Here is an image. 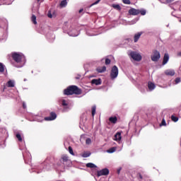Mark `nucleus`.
Returning a JSON list of instances; mask_svg holds the SVG:
<instances>
[{
	"label": "nucleus",
	"mask_w": 181,
	"mask_h": 181,
	"mask_svg": "<svg viewBox=\"0 0 181 181\" xmlns=\"http://www.w3.org/2000/svg\"><path fill=\"white\" fill-rule=\"evenodd\" d=\"M115 151H117V149L115 148V147L111 148L109 150L107 151V153H114V152H115Z\"/></svg>",
	"instance_id": "nucleus-33"
},
{
	"label": "nucleus",
	"mask_w": 181,
	"mask_h": 181,
	"mask_svg": "<svg viewBox=\"0 0 181 181\" xmlns=\"http://www.w3.org/2000/svg\"><path fill=\"white\" fill-rule=\"evenodd\" d=\"M5 71V65L4 64L0 63V73H4Z\"/></svg>",
	"instance_id": "nucleus-29"
},
{
	"label": "nucleus",
	"mask_w": 181,
	"mask_h": 181,
	"mask_svg": "<svg viewBox=\"0 0 181 181\" xmlns=\"http://www.w3.org/2000/svg\"><path fill=\"white\" fill-rule=\"evenodd\" d=\"M31 21L34 23V25H36L37 23V21H36V16L33 15L31 17Z\"/></svg>",
	"instance_id": "nucleus-32"
},
{
	"label": "nucleus",
	"mask_w": 181,
	"mask_h": 181,
	"mask_svg": "<svg viewBox=\"0 0 181 181\" xmlns=\"http://www.w3.org/2000/svg\"><path fill=\"white\" fill-rule=\"evenodd\" d=\"M142 33H143L142 32H139L134 35V43H136V42L139 40V38L141 37V36H142Z\"/></svg>",
	"instance_id": "nucleus-13"
},
{
	"label": "nucleus",
	"mask_w": 181,
	"mask_h": 181,
	"mask_svg": "<svg viewBox=\"0 0 181 181\" xmlns=\"http://www.w3.org/2000/svg\"><path fill=\"white\" fill-rule=\"evenodd\" d=\"M6 87H8L9 88H12L15 87V81L13 80H9L6 84Z\"/></svg>",
	"instance_id": "nucleus-17"
},
{
	"label": "nucleus",
	"mask_w": 181,
	"mask_h": 181,
	"mask_svg": "<svg viewBox=\"0 0 181 181\" xmlns=\"http://www.w3.org/2000/svg\"><path fill=\"white\" fill-rule=\"evenodd\" d=\"M139 21V18H134L132 21L131 25H134V23H136Z\"/></svg>",
	"instance_id": "nucleus-38"
},
{
	"label": "nucleus",
	"mask_w": 181,
	"mask_h": 181,
	"mask_svg": "<svg viewBox=\"0 0 181 181\" xmlns=\"http://www.w3.org/2000/svg\"><path fill=\"white\" fill-rule=\"evenodd\" d=\"M180 22H181V20L180 21Z\"/></svg>",
	"instance_id": "nucleus-60"
},
{
	"label": "nucleus",
	"mask_w": 181,
	"mask_h": 181,
	"mask_svg": "<svg viewBox=\"0 0 181 181\" xmlns=\"http://www.w3.org/2000/svg\"><path fill=\"white\" fill-rule=\"evenodd\" d=\"M139 13H141V15H142V16H145V15H146V10H145V9L139 10Z\"/></svg>",
	"instance_id": "nucleus-36"
},
{
	"label": "nucleus",
	"mask_w": 181,
	"mask_h": 181,
	"mask_svg": "<svg viewBox=\"0 0 181 181\" xmlns=\"http://www.w3.org/2000/svg\"><path fill=\"white\" fill-rule=\"evenodd\" d=\"M90 156H91V153H90V152H84V153L81 155L82 158H88V157H90Z\"/></svg>",
	"instance_id": "nucleus-26"
},
{
	"label": "nucleus",
	"mask_w": 181,
	"mask_h": 181,
	"mask_svg": "<svg viewBox=\"0 0 181 181\" xmlns=\"http://www.w3.org/2000/svg\"><path fill=\"white\" fill-rule=\"evenodd\" d=\"M118 173H119V170L117 171Z\"/></svg>",
	"instance_id": "nucleus-58"
},
{
	"label": "nucleus",
	"mask_w": 181,
	"mask_h": 181,
	"mask_svg": "<svg viewBox=\"0 0 181 181\" xmlns=\"http://www.w3.org/2000/svg\"><path fill=\"white\" fill-rule=\"evenodd\" d=\"M34 121H37V122H42L43 121V117L42 116H35Z\"/></svg>",
	"instance_id": "nucleus-24"
},
{
	"label": "nucleus",
	"mask_w": 181,
	"mask_h": 181,
	"mask_svg": "<svg viewBox=\"0 0 181 181\" xmlns=\"http://www.w3.org/2000/svg\"><path fill=\"white\" fill-rule=\"evenodd\" d=\"M109 121L112 123V124H117V121H118V119L117 118V117H110L109 118Z\"/></svg>",
	"instance_id": "nucleus-22"
},
{
	"label": "nucleus",
	"mask_w": 181,
	"mask_h": 181,
	"mask_svg": "<svg viewBox=\"0 0 181 181\" xmlns=\"http://www.w3.org/2000/svg\"><path fill=\"white\" fill-rule=\"evenodd\" d=\"M50 170V165L47 164L45 167L43 168V170Z\"/></svg>",
	"instance_id": "nucleus-40"
},
{
	"label": "nucleus",
	"mask_w": 181,
	"mask_h": 181,
	"mask_svg": "<svg viewBox=\"0 0 181 181\" xmlns=\"http://www.w3.org/2000/svg\"><path fill=\"white\" fill-rule=\"evenodd\" d=\"M6 85L4 86L3 91H5V90H6Z\"/></svg>",
	"instance_id": "nucleus-50"
},
{
	"label": "nucleus",
	"mask_w": 181,
	"mask_h": 181,
	"mask_svg": "<svg viewBox=\"0 0 181 181\" xmlns=\"http://www.w3.org/2000/svg\"><path fill=\"white\" fill-rule=\"evenodd\" d=\"M64 94L65 95H73V94L80 95L81 94V90L76 86H69L66 89H64Z\"/></svg>",
	"instance_id": "nucleus-2"
},
{
	"label": "nucleus",
	"mask_w": 181,
	"mask_h": 181,
	"mask_svg": "<svg viewBox=\"0 0 181 181\" xmlns=\"http://www.w3.org/2000/svg\"><path fill=\"white\" fill-rule=\"evenodd\" d=\"M8 25V21L6 19L0 18V28H4Z\"/></svg>",
	"instance_id": "nucleus-19"
},
{
	"label": "nucleus",
	"mask_w": 181,
	"mask_h": 181,
	"mask_svg": "<svg viewBox=\"0 0 181 181\" xmlns=\"http://www.w3.org/2000/svg\"><path fill=\"white\" fill-rule=\"evenodd\" d=\"M23 156L24 160H25V163H26V160H28V158H26V156L25 155L24 153H23Z\"/></svg>",
	"instance_id": "nucleus-46"
},
{
	"label": "nucleus",
	"mask_w": 181,
	"mask_h": 181,
	"mask_svg": "<svg viewBox=\"0 0 181 181\" xmlns=\"http://www.w3.org/2000/svg\"><path fill=\"white\" fill-rule=\"evenodd\" d=\"M168 62H169V54L165 53L163 57V66H165V64H167Z\"/></svg>",
	"instance_id": "nucleus-16"
},
{
	"label": "nucleus",
	"mask_w": 181,
	"mask_h": 181,
	"mask_svg": "<svg viewBox=\"0 0 181 181\" xmlns=\"http://www.w3.org/2000/svg\"><path fill=\"white\" fill-rule=\"evenodd\" d=\"M69 100H66V99L59 100V104L60 105H62V107H63L64 112H66V111H69Z\"/></svg>",
	"instance_id": "nucleus-6"
},
{
	"label": "nucleus",
	"mask_w": 181,
	"mask_h": 181,
	"mask_svg": "<svg viewBox=\"0 0 181 181\" xmlns=\"http://www.w3.org/2000/svg\"><path fill=\"white\" fill-rule=\"evenodd\" d=\"M100 1H101V0H98V1H95L92 5H97V4H98L100 2Z\"/></svg>",
	"instance_id": "nucleus-47"
},
{
	"label": "nucleus",
	"mask_w": 181,
	"mask_h": 181,
	"mask_svg": "<svg viewBox=\"0 0 181 181\" xmlns=\"http://www.w3.org/2000/svg\"><path fill=\"white\" fill-rule=\"evenodd\" d=\"M8 138V132L5 128L0 129V144L4 143Z\"/></svg>",
	"instance_id": "nucleus-4"
},
{
	"label": "nucleus",
	"mask_w": 181,
	"mask_h": 181,
	"mask_svg": "<svg viewBox=\"0 0 181 181\" xmlns=\"http://www.w3.org/2000/svg\"><path fill=\"white\" fill-rule=\"evenodd\" d=\"M96 110H97V107L95 105H93L92 107V117H94L95 115Z\"/></svg>",
	"instance_id": "nucleus-30"
},
{
	"label": "nucleus",
	"mask_w": 181,
	"mask_h": 181,
	"mask_svg": "<svg viewBox=\"0 0 181 181\" xmlns=\"http://www.w3.org/2000/svg\"><path fill=\"white\" fill-rule=\"evenodd\" d=\"M152 62H158L160 59V52L158 50L153 51V54L151 56Z\"/></svg>",
	"instance_id": "nucleus-9"
},
{
	"label": "nucleus",
	"mask_w": 181,
	"mask_h": 181,
	"mask_svg": "<svg viewBox=\"0 0 181 181\" xmlns=\"http://www.w3.org/2000/svg\"><path fill=\"white\" fill-rule=\"evenodd\" d=\"M171 119H172V121H173V122H177V121H179V117H177L175 115H172Z\"/></svg>",
	"instance_id": "nucleus-31"
},
{
	"label": "nucleus",
	"mask_w": 181,
	"mask_h": 181,
	"mask_svg": "<svg viewBox=\"0 0 181 181\" xmlns=\"http://www.w3.org/2000/svg\"><path fill=\"white\" fill-rule=\"evenodd\" d=\"M6 37H8V36L5 35L4 38H0V42H2V40H6Z\"/></svg>",
	"instance_id": "nucleus-45"
},
{
	"label": "nucleus",
	"mask_w": 181,
	"mask_h": 181,
	"mask_svg": "<svg viewBox=\"0 0 181 181\" xmlns=\"http://www.w3.org/2000/svg\"><path fill=\"white\" fill-rule=\"evenodd\" d=\"M67 33L69 36H72L74 37H76V36H78V35H80L78 30L74 28V27L73 26L69 28V29L67 31Z\"/></svg>",
	"instance_id": "nucleus-5"
},
{
	"label": "nucleus",
	"mask_w": 181,
	"mask_h": 181,
	"mask_svg": "<svg viewBox=\"0 0 181 181\" xmlns=\"http://www.w3.org/2000/svg\"><path fill=\"white\" fill-rule=\"evenodd\" d=\"M109 173L110 170L107 168H104L98 171V177H100V176H107V175H109Z\"/></svg>",
	"instance_id": "nucleus-10"
},
{
	"label": "nucleus",
	"mask_w": 181,
	"mask_h": 181,
	"mask_svg": "<svg viewBox=\"0 0 181 181\" xmlns=\"http://www.w3.org/2000/svg\"><path fill=\"white\" fill-rule=\"evenodd\" d=\"M102 83L101 78L93 79L91 81V84H95V86H100Z\"/></svg>",
	"instance_id": "nucleus-18"
},
{
	"label": "nucleus",
	"mask_w": 181,
	"mask_h": 181,
	"mask_svg": "<svg viewBox=\"0 0 181 181\" xmlns=\"http://www.w3.org/2000/svg\"><path fill=\"white\" fill-rule=\"evenodd\" d=\"M61 162H62L64 166H71V160L69 159L67 155H63L62 156Z\"/></svg>",
	"instance_id": "nucleus-8"
},
{
	"label": "nucleus",
	"mask_w": 181,
	"mask_h": 181,
	"mask_svg": "<svg viewBox=\"0 0 181 181\" xmlns=\"http://www.w3.org/2000/svg\"><path fill=\"white\" fill-rule=\"evenodd\" d=\"M20 149H23V148H22L21 146H20Z\"/></svg>",
	"instance_id": "nucleus-54"
},
{
	"label": "nucleus",
	"mask_w": 181,
	"mask_h": 181,
	"mask_svg": "<svg viewBox=\"0 0 181 181\" xmlns=\"http://www.w3.org/2000/svg\"><path fill=\"white\" fill-rule=\"evenodd\" d=\"M118 77V67L117 66H113L110 72V78L115 80Z\"/></svg>",
	"instance_id": "nucleus-7"
},
{
	"label": "nucleus",
	"mask_w": 181,
	"mask_h": 181,
	"mask_svg": "<svg viewBox=\"0 0 181 181\" xmlns=\"http://www.w3.org/2000/svg\"><path fill=\"white\" fill-rule=\"evenodd\" d=\"M112 8H114V9H117V11H121V6L119 4H112Z\"/></svg>",
	"instance_id": "nucleus-28"
},
{
	"label": "nucleus",
	"mask_w": 181,
	"mask_h": 181,
	"mask_svg": "<svg viewBox=\"0 0 181 181\" xmlns=\"http://www.w3.org/2000/svg\"><path fill=\"white\" fill-rule=\"evenodd\" d=\"M68 149H69V153L73 156H74V152L73 151V148H71V146H69Z\"/></svg>",
	"instance_id": "nucleus-37"
},
{
	"label": "nucleus",
	"mask_w": 181,
	"mask_h": 181,
	"mask_svg": "<svg viewBox=\"0 0 181 181\" xmlns=\"http://www.w3.org/2000/svg\"><path fill=\"white\" fill-rule=\"evenodd\" d=\"M16 136L17 139L19 141V142H23L25 144V141H23L22 139V136L21 135V134L17 133Z\"/></svg>",
	"instance_id": "nucleus-25"
},
{
	"label": "nucleus",
	"mask_w": 181,
	"mask_h": 181,
	"mask_svg": "<svg viewBox=\"0 0 181 181\" xmlns=\"http://www.w3.org/2000/svg\"><path fill=\"white\" fill-rule=\"evenodd\" d=\"M129 56L132 59L134 62H141L142 60V56L141 54L136 52H131L129 53Z\"/></svg>",
	"instance_id": "nucleus-3"
},
{
	"label": "nucleus",
	"mask_w": 181,
	"mask_h": 181,
	"mask_svg": "<svg viewBox=\"0 0 181 181\" xmlns=\"http://www.w3.org/2000/svg\"><path fill=\"white\" fill-rule=\"evenodd\" d=\"M122 2L125 5H131V0H122Z\"/></svg>",
	"instance_id": "nucleus-35"
},
{
	"label": "nucleus",
	"mask_w": 181,
	"mask_h": 181,
	"mask_svg": "<svg viewBox=\"0 0 181 181\" xmlns=\"http://www.w3.org/2000/svg\"><path fill=\"white\" fill-rule=\"evenodd\" d=\"M138 176H139V180H142V179H144V177H142V175H141V173H139L138 174Z\"/></svg>",
	"instance_id": "nucleus-44"
},
{
	"label": "nucleus",
	"mask_w": 181,
	"mask_h": 181,
	"mask_svg": "<svg viewBox=\"0 0 181 181\" xmlns=\"http://www.w3.org/2000/svg\"><path fill=\"white\" fill-rule=\"evenodd\" d=\"M139 9H136V8H131L129 10V15H132L134 16L136 15H139Z\"/></svg>",
	"instance_id": "nucleus-12"
},
{
	"label": "nucleus",
	"mask_w": 181,
	"mask_h": 181,
	"mask_svg": "<svg viewBox=\"0 0 181 181\" xmlns=\"http://www.w3.org/2000/svg\"><path fill=\"white\" fill-rule=\"evenodd\" d=\"M115 141H121L122 137L121 136V132H118L117 134H115Z\"/></svg>",
	"instance_id": "nucleus-20"
},
{
	"label": "nucleus",
	"mask_w": 181,
	"mask_h": 181,
	"mask_svg": "<svg viewBox=\"0 0 181 181\" xmlns=\"http://www.w3.org/2000/svg\"><path fill=\"white\" fill-rule=\"evenodd\" d=\"M23 108H24V110L26 108V103H25V102L23 103Z\"/></svg>",
	"instance_id": "nucleus-48"
},
{
	"label": "nucleus",
	"mask_w": 181,
	"mask_h": 181,
	"mask_svg": "<svg viewBox=\"0 0 181 181\" xmlns=\"http://www.w3.org/2000/svg\"><path fill=\"white\" fill-rule=\"evenodd\" d=\"M57 118V115L54 112H51L49 117H45V121H54Z\"/></svg>",
	"instance_id": "nucleus-11"
},
{
	"label": "nucleus",
	"mask_w": 181,
	"mask_h": 181,
	"mask_svg": "<svg viewBox=\"0 0 181 181\" xmlns=\"http://www.w3.org/2000/svg\"><path fill=\"white\" fill-rule=\"evenodd\" d=\"M78 78H80V77H76V79H78Z\"/></svg>",
	"instance_id": "nucleus-55"
},
{
	"label": "nucleus",
	"mask_w": 181,
	"mask_h": 181,
	"mask_svg": "<svg viewBox=\"0 0 181 181\" xmlns=\"http://www.w3.org/2000/svg\"><path fill=\"white\" fill-rule=\"evenodd\" d=\"M47 16L48 18H53V14H52V11H49Z\"/></svg>",
	"instance_id": "nucleus-42"
},
{
	"label": "nucleus",
	"mask_w": 181,
	"mask_h": 181,
	"mask_svg": "<svg viewBox=\"0 0 181 181\" xmlns=\"http://www.w3.org/2000/svg\"><path fill=\"white\" fill-rule=\"evenodd\" d=\"M160 127H166V121L165 120V119H162V122L160 124Z\"/></svg>",
	"instance_id": "nucleus-34"
},
{
	"label": "nucleus",
	"mask_w": 181,
	"mask_h": 181,
	"mask_svg": "<svg viewBox=\"0 0 181 181\" xmlns=\"http://www.w3.org/2000/svg\"><path fill=\"white\" fill-rule=\"evenodd\" d=\"M83 135H81V138H83Z\"/></svg>",
	"instance_id": "nucleus-56"
},
{
	"label": "nucleus",
	"mask_w": 181,
	"mask_h": 181,
	"mask_svg": "<svg viewBox=\"0 0 181 181\" xmlns=\"http://www.w3.org/2000/svg\"><path fill=\"white\" fill-rule=\"evenodd\" d=\"M37 1L39 2V1H40V0H37Z\"/></svg>",
	"instance_id": "nucleus-59"
},
{
	"label": "nucleus",
	"mask_w": 181,
	"mask_h": 181,
	"mask_svg": "<svg viewBox=\"0 0 181 181\" xmlns=\"http://www.w3.org/2000/svg\"><path fill=\"white\" fill-rule=\"evenodd\" d=\"M67 6V0H63L61 1L60 6L64 8V6Z\"/></svg>",
	"instance_id": "nucleus-27"
},
{
	"label": "nucleus",
	"mask_w": 181,
	"mask_h": 181,
	"mask_svg": "<svg viewBox=\"0 0 181 181\" xmlns=\"http://www.w3.org/2000/svg\"><path fill=\"white\" fill-rule=\"evenodd\" d=\"M165 74L166 76H175V70H173V69H167V70H165Z\"/></svg>",
	"instance_id": "nucleus-14"
},
{
	"label": "nucleus",
	"mask_w": 181,
	"mask_h": 181,
	"mask_svg": "<svg viewBox=\"0 0 181 181\" xmlns=\"http://www.w3.org/2000/svg\"><path fill=\"white\" fill-rule=\"evenodd\" d=\"M86 168H90V169H94L97 168V165L93 163H88L86 164Z\"/></svg>",
	"instance_id": "nucleus-23"
},
{
	"label": "nucleus",
	"mask_w": 181,
	"mask_h": 181,
	"mask_svg": "<svg viewBox=\"0 0 181 181\" xmlns=\"http://www.w3.org/2000/svg\"><path fill=\"white\" fill-rule=\"evenodd\" d=\"M83 12V9L79 10V13H81Z\"/></svg>",
	"instance_id": "nucleus-52"
},
{
	"label": "nucleus",
	"mask_w": 181,
	"mask_h": 181,
	"mask_svg": "<svg viewBox=\"0 0 181 181\" xmlns=\"http://www.w3.org/2000/svg\"><path fill=\"white\" fill-rule=\"evenodd\" d=\"M29 160H32V158H29Z\"/></svg>",
	"instance_id": "nucleus-57"
},
{
	"label": "nucleus",
	"mask_w": 181,
	"mask_h": 181,
	"mask_svg": "<svg viewBox=\"0 0 181 181\" xmlns=\"http://www.w3.org/2000/svg\"><path fill=\"white\" fill-rule=\"evenodd\" d=\"M12 58L18 64L16 67H23L25 63H26V58L22 53L14 52L12 54Z\"/></svg>",
	"instance_id": "nucleus-1"
},
{
	"label": "nucleus",
	"mask_w": 181,
	"mask_h": 181,
	"mask_svg": "<svg viewBox=\"0 0 181 181\" xmlns=\"http://www.w3.org/2000/svg\"><path fill=\"white\" fill-rule=\"evenodd\" d=\"M177 56H179L180 57H181V52H178V53H177Z\"/></svg>",
	"instance_id": "nucleus-51"
},
{
	"label": "nucleus",
	"mask_w": 181,
	"mask_h": 181,
	"mask_svg": "<svg viewBox=\"0 0 181 181\" xmlns=\"http://www.w3.org/2000/svg\"><path fill=\"white\" fill-rule=\"evenodd\" d=\"M180 81H181L180 78H176L175 80V84H179Z\"/></svg>",
	"instance_id": "nucleus-41"
},
{
	"label": "nucleus",
	"mask_w": 181,
	"mask_h": 181,
	"mask_svg": "<svg viewBox=\"0 0 181 181\" xmlns=\"http://www.w3.org/2000/svg\"><path fill=\"white\" fill-rule=\"evenodd\" d=\"M105 70H107V67H105V66L98 67L96 69V71H98V73H104V71H105Z\"/></svg>",
	"instance_id": "nucleus-21"
},
{
	"label": "nucleus",
	"mask_w": 181,
	"mask_h": 181,
	"mask_svg": "<svg viewBox=\"0 0 181 181\" xmlns=\"http://www.w3.org/2000/svg\"><path fill=\"white\" fill-rule=\"evenodd\" d=\"M86 145H90V144H91V139L87 138V139H86Z\"/></svg>",
	"instance_id": "nucleus-39"
},
{
	"label": "nucleus",
	"mask_w": 181,
	"mask_h": 181,
	"mask_svg": "<svg viewBox=\"0 0 181 181\" xmlns=\"http://www.w3.org/2000/svg\"><path fill=\"white\" fill-rule=\"evenodd\" d=\"M175 0H166L167 4H170V2H173Z\"/></svg>",
	"instance_id": "nucleus-49"
},
{
	"label": "nucleus",
	"mask_w": 181,
	"mask_h": 181,
	"mask_svg": "<svg viewBox=\"0 0 181 181\" xmlns=\"http://www.w3.org/2000/svg\"><path fill=\"white\" fill-rule=\"evenodd\" d=\"M154 88H156V86L153 83L149 81L148 83V90L149 91H153Z\"/></svg>",
	"instance_id": "nucleus-15"
},
{
	"label": "nucleus",
	"mask_w": 181,
	"mask_h": 181,
	"mask_svg": "<svg viewBox=\"0 0 181 181\" xmlns=\"http://www.w3.org/2000/svg\"><path fill=\"white\" fill-rule=\"evenodd\" d=\"M27 155H28V157L30 156V153H27Z\"/></svg>",
	"instance_id": "nucleus-53"
},
{
	"label": "nucleus",
	"mask_w": 181,
	"mask_h": 181,
	"mask_svg": "<svg viewBox=\"0 0 181 181\" xmlns=\"http://www.w3.org/2000/svg\"><path fill=\"white\" fill-rule=\"evenodd\" d=\"M111 63V59L107 58L105 59V64H110Z\"/></svg>",
	"instance_id": "nucleus-43"
}]
</instances>
